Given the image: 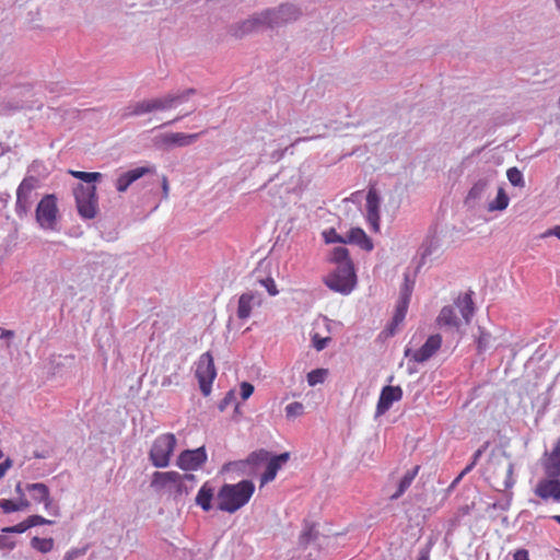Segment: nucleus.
Returning a JSON list of instances; mask_svg holds the SVG:
<instances>
[{
  "mask_svg": "<svg viewBox=\"0 0 560 560\" xmlns=\"http://www.w3.org/2000/svg\"><path fill=\"white\" fill-rule=\"evenodd\" d=\"M412 292V284L409 283L408 278H405L404 287L401 288L399 301L410 302V296Z\"/></svg>",
  "mask_w": 560,
  "mask_h": 560,
  "instance_id": "nucleus-45",
  "label": "nucleus"
},
{
  "mask_svg": "<svg viewBox=\"0 0 560 560\" xmlns=\"http://www.w3.org/2000/svg\"><path fill=\"white\" fill-rule=\"evenodd\" d=\"M513 560H529L528 551L526 549H518L513 555Z\"/></svg>",
  "mask_w": 560,
  "mask_h": 560,
  "instance_id": "nucleus-55",
  "label": "nucleus"
},
{
  "mask_svg": "<svg viewBox=\"0 0 560 560\" xmlns=\"http://www.w3.org/2000/svg\"><path fill=\"white\" fill-rule=\"evenodd\" d=\"M330 260L337 265L336 267H340L341 265L346 264H352L351 259L349 258V252L343 246H338L331 250Z\"/></svg>",
  "mask_w": 560,
  "mask_h": 560,
  "instance_id": "nucleus-32",
  "label": "nucleus"
},
{
  "mask_svg": "<svg viewBox=\"0 0 560 560\" xmlns=\"http://www.w3.org/2000/svg\"><path fill=\"white\" fill-rule=\"evenodd\" d=\"M560 477H545L537 481L534 493L542 501L552 500L559 503Z\"/></svg>",
  "mask_w": 560,
  "mask_h": 560,
  "instance_id": "nucleus-14",
  "label": "nucleus"
},
{
  "mask_svg": "<svg viewBox=\"0 0 560 560\" xmlns=\"http://www.w3.org/2000/svg\"><path fill=\"white\" fill-rule=\"evenodd\" d=\"M303 410L304 406L299 401H294L285 407V415L288 418H294L301 416Z\"/></svg>",
  "mask_w": 560,
  "mask_h": 560,
  "instance_id": "nucleus-43",
  "label": "nucleus"
},
{
  "mask_svg": "<svg viewBox=\"0 0 560 560\" xmlns=\"http://www.w3.org/2000/svg\"><path fill=\"white\" fill-rule=\"evenodd\" d=\"M513 470H514V464L512 462H509L508 468H506V478L504 480L505 488H511L515 483V480L513 478Z\"/></svg>",
  "mask_w": 560,
  "mask_h": 560,
  "instance_id": "nucleus-49",
  "label": "nucleus"
},
{
  "mask_svg": "<svg viewBox=\"0 0 560 560\" xmlns=\"http://www.w3.org/2000/svg\"><path fill=\"white\" fill-rule=\"evenodd\" d=\"M506 177L512 186L520 188L525 187L523 173L517 167H510L506 171Z\"/></svg>",
  "mask_w": 560,
  "mask_h": 560,
  "instance_id": "nucleus-36",
  "label": "nucleus"
},
{
  "mask_svg": "<svg viewBox=\"0 0 560 560\" xmlns=\"http://www.w3.org/2000/svg\"><path fill=\"white\" fill-rule=\"evenodd\" d=\"M214 495V489L209 485V482H206L201 486L199 489L197 497H196V504L199 505L203 511L208 512L212 508V499Z\"/></svg>",
  "mask_w": 560,
  "mask_h": 560,
  "instance_id": "nucleus-25",
  "label": "nucleus"
},
{
  "mask_svg": "<svg viewBox=\"0 0 560 560\" xmlns=\"http://www.w3.org/2000/svg\"><path fill=\"white\" fill-rule=\"evenodd\" d=\"M316 530L314 525H305L303 532L300 535V544L307 545L316 538Z\"/></svg>",
  "mask_w": 560,
  "mask_h": 560,
  "instance_id": "nucleus-39",
  "label": "nucleus"
},
{
  "mask_svg": "<svg viewBox=\"0 0 560 560\" xmlns=\"http://www.w3.org/2000/svg\"><path fill=\"white\" fill-rule=\"evenodd\" d=\"M549 236H556L560 240V225H556L552 229H548L542 234H540V238H546Z\"/></svg>",
  "mask_w": 560,
  "mask_h": 560,
  "instance_id": "nucleus-54",
  "label": "nucleus"
},
{
  "mask_svg": "<svg viewBox=\"0 0 560 560\" xmlns=\"http://www.w3.org/2000/svg\"><path fill=\"white\" fill-rule=\"evenodd\" d=\"M258 282L261 287L266 289L270 296H276L279 293L277 289V284L271 277H267L265 279H258Z\"/></svg>",
  "mask_w": 560,
  "mask_h": 560,
  "instance_id": "nucleus-42",
  "label": "nucleus"
},
{
  "mask_svg": "<svg viewBox=\"0 0 560 560\" xmlns=\"http://www.w3.org/2000/svg\"><path fill=\"white\" fill-rule=\"evenodd\" d=\"M492 180H493L492 174H488V175L479 178L477 182H475L472 187L468 191L465 202L469 207H475L478 202H480L486 197V194H487Z\"/></svg>",
  "mask_w": 560,
  "mask_h": 560,
  "instance_id": "nucleus-19",
  "label": "nucleus"
},
{
  "mask_svg": "<svg viewBox=\"0 0 560 560\" xmlns=\"http://www.w3.org/2000/svg\"><path fill=\"white\" fill-rule=\"evenodd\" d=\"M475 466L472 464H468L465 469L459 474V476L454 480V483L458 482L463 476L469 472Z\"/></svg>",
  "mask_w": 560,
  "mask_h": 560,
  "instance_id": "nucleus-60",
  "label": "nucleus"
},
{
  "mask_svg": "<svg viewBox=\"0 0 560 560\" xmlns=\"http://www.w3.org/2000/svg\"><path fill=\"white\" fill-rule=\"evenodd\" d=\"M37 178L34 176L25 177L16 190L15 212L19 217L25 215L32 206V194L37 187Z\"/></svg>",
  "mask_w": 560,
  "mask_h": 560,
  "instance_id": "nucleus-9",
  "label": "nucleus"
},
{
  "mask_svg": "<svg viewBox=\"0 0 560 560\" xmlns=\"http://www.w3.org/2000/svg\"><path fill=\"white\" fill-rule=\"evenodd\" d=\"M323 237L326 243H340L346 244L345 236L339 235L335 229H328L323 232Z\"/></svg>",
  "mask_w": 560,
  "mask_h": 560,
  "instance_id": "nucleus-41",
  "label": "nucleus"
},
{
  "mask_svg": "<svg viewBox=\"0 0 560 560\" xmlns=\"http://www.w3.org/2000/svg\"><path fill=\"white\" fill-rule=\"evenodd\" d=\"M200 133L168 132L154 138V143L160 149H172L175 147H187L196 142Z\"/></svg>",
  "mask_w": 560,
  "mask_h": 560,
  "instance_id": "nucleus-10",
  "label": "nucleus"
},
{
  "mask_svg": "<svg viewBox=\"0 0 560 560\" xmlns=\"http://www.w3.org/2000/svg\"><path fill=\"white\" fill-rule=\"evenodd\" d=\"M149 113H153L150 98L129 104L124 108L121 117L129 118L135 116H142Z\"/></svg>",
  "mask_w": 560,
  "mask_h": 560,
  "instance_id": "nucleus-23",
  "label": "nucleus"
},
{
  "mask_svg": "<svg viewBox=\"0 0 560 560\" xmlns=\"http://www.w3.org/2000/svg\"><path fill=\"white\" fill-rule=\"evenodd\" d=\"M77 210L84 220H92L98 213V198L95 185L78 184L73 189Z\"/></svg>",
  "mask_w": 560,
  "mask_h": 560,
  "instance_id": "nucleus-3",
  "label": "nucleus"
},
{
  "mask_svg": "<svg viewBox=\"0 0 560 560\" xmlns=\"http://www.w3.org/2000/svg\"><path fill=\"white\" fill-rule=\"evenodd\" d=\"M54 544L55 542L52 538H39L35 536L31 539L32 548L36 549L42 553H47L51 551L54 548Z\"/></svg>",
  "mask_w": 560,
  "mask_h": 560,
  "instance_id": "nucleus-33",
  "label": "nucleus"
},
{
  "mask_svg": "<svg viewBox=\"0 0 560 560\" xmlns=\"http://www.w3.org/2000/svg\"><path fill=\"white\" fill-rule=\"evenodd\" d=\"M418 560H430L428 552L421 553Z\"/></svg>",
  "mask_w": 560,
  "mask_h": 560,
  "instance_id": "nucleus-64",
  "label": "nucleus"
},
{
  "mask_svg": "<svg viewBox=\"0 0 560 560\" xmlns=\"http://www.w3.org/2000/svg\"><path fill=\"white\" fill-rule=\"evenodd\" d=\"M269 458V452L265 450H259L253 452L245 462H238L235 465L237 466H246L252 465L253 467H258L262 463H267Z\"/></svg>",
  "mask_w": 560,
  "mask_h": 560,
  "instance_id": "nucleus-31",
  "label": "nucleus"
},
{
  "mask_svg": "<svg viewBox=\"0 0 560 560\" xmlns=\"http://www.w3.org/2000/svg\"><path fill=\"white\" fill-rule=\"evenodd\" d=\"M207 460L205 447L196 450H186L177 458V466L183 470H196Z\"/></svg>",
  "mask_w": 560,
  "mask_h": 560,
  "instance_id": "nucleus-16",
  "label": "nucleus"
},
{
  "mask_svg": "<svg viewBox=\"0 0 560 560\" xmlns=\"http://www.w3.org/2000/svg\"><path fill=\"white\" fill-rule=\"evenodd\" d=\"M195 93H196V90L190 88V89H186L180 92H176L174 94H175V97H178V105H180L184 102H186Z\"/></svg>",
  "mask_w": 560,
  "mask_h": 560,
  "instance_id": "nucleus-50",
  "label": "nucleus"
},
{
  "mask_svg": "<svg viewBox=\"0 0 560 560\" xmlns=\"http://www.w3.org/2000/svg\"><path fill=\"white\" fill-rule=\"evenodd\" d=\"M196 377L202 395L209 396L211 394L212 383L217 377V370L210 352H205L200 355L196 366Z\"/></svg>",
  "mask_w": 560,
  "mask_h": 560,
  "instance_id": "nucleus-7",
  "label": "nucleus"
},
{
  "mask_svg": "<svg viewBox=\"0 0 560 560\" xmlns=\"http://www.w3.org/2000/svg\"><path fill=\"white\" fill-rule=\"evenodd\" d=\"M252 25L254 26L255 32H259L261 30H270L269 18L267 14V9H264L259 12H256L248 16Z\"/></svg>",
  "mask_w": 560,
  "mask_h": 560,
  "instance_id": "nucleus-30",
  "label": "nucleus"
},
{
  "mask_svg": "<svg viewBox=\"0 0 560 560\" xmlns=\"http://www.w3.org/2000/svg\"><path fill=\"white\" fill-rule=\"evenodd\" d=\"M510 198L508 194L503 187H499L497 197L492 201L488 202L487 210L489 212L503 211L508 208Z\"/></svg>",
  "mask_w": 560,
  "mask_h": 560,
  "instance_id": "nucleus-28",
  "label": "nucleus"
},
{
  "mask_svg": "<svg viewBox=\"0 0 560 560\" xmlns=\"http://www.w3.org/2000/svg\"><path fill=\"white\" fill-rule=\"evenodd\" d=\"M18 511L26 510L30 506V502L24 499L23 497L20 499L19 502H16Z\"/></svg>",
  "mask_w": 560,
  "mask_h": 560,
  "instance_id": "nucleus-58",
  "label": "nucleus"
},
{
  "mask_svg": "<svg viewBox=\"0 0 560 560\" xmlns=\"http://www.w3.org/2000/svg\"><path fill=\"white\" fill-rule=\"evenodd\" d=\"M475 308L471 295L465 293L455 301L454 305L444 306L438 317L436 325L440 328L458 330L463 322L467 325L474 316Z\"/></svg>",
  "mask_w": 560,
  "mask_h": 560,
  "instance_id": "nucleus-2",
  "label": "nucleus"
},
{
  "mask_svg": "<svg viewBox=\"0 0 560 560\" xmlns=\"http://www.w3.org/2000/svg\"><path fill=\"white\" fill-rule=\"evenodd\" d=\"M328 375V370L316 369L307 373V383L310 386H315L325 382Z\"/></svg>",
  "mask_w": 560,
  "mask_h": 560,
  "instance_id": "nucleus-37",
  "label": "nucleus"
},
{
  "mask_svg": "<svg viewBox=\"0 0 560 560\" xmlns=\"http://www.w3.org/2000/svg\"><path fill=\"white\" fill-rule=\"evenodd\" d=\"M0 509L4 513H12V512H16L18 511V505H16V502H13V501L8 500V499H1L0 500Z\"/></svg>",
  "mask_w": 560,
  "mask_h": 560,
  "instance_id": "nucleus-47",
  "label": "nucleus"
},
{
  "mask_svg": "<svg viewBox=\"0 0 560 560\" xmlns=\"http://www.w3.org/2000/svg\"><path fill=\"white\" fill-rule=\"evenodd\" d=\"M262 304L261 294L256 291H247L240 295L237 302L236 316L241 320H246L252 316L255 308Z\"/></svg>",
  "mask_w": 560,
  "mask_h": 560,
  "instance_id": "nucleus-13",
  "label": "nucleus"
},
{
  "mask_svg": "<svg viewBox=\"0 0 560 560\" xmlns=\"http://www.w3.org/2000/svg\"><path fill=\"white\" fill-rule=\"evenodd\" d=\"M240 394L243 400L248 399L254 393V386L248 382H243L240 386Z\"/></svg>",
  "mask_w": 560,
  "mask_h": 560,
  "instance_id": "nucleus-48",
  "label": "nucleus"
},
{
  "mask_svg": "<svg viewBox=\"0 0 560 560\" xmlns=\"http://www.w3.org/2000/svg\"><path fill=\"white\" fill-rule=\"evenodd\" d=\"M346 244H354L360 248L371 252L374 247L372 240L366 235V233L361 228H352L348 231L345 236Z\"/></svg>",
  "mask_w": 560,
  "mask_h": 560,
  "instance_id": "nucleus-22",
  "label": "nucleus"
},
{
  "mask_svg": "<svg viewBox=\"0 0 560 560\" xmlns=\"http://www.w3.org/2000/svg\"><path fill=\"white\" fill-rule=\"evenodd\" d=\"M234 399V394L233 392H229L226 394V396L222 399V401L220 402L219 405V408L221 410H224L226 408V406Z\"/></svg>",
  "mask_w": 560,
  "mask_h": 560,
  "instance_id": "nucleus-56",
  "label": "nucleus"
},
{
  "mask_svg": "<svg viewBox=\"0 0 560 560\" xmlns=\"http://www.w3.org/2000/svg\"><path fill=\"white\" fill-rule=\"evenodd\" d=\"M400 324L401 323H395V319L392 318L390 323L386 326L383 334H385L386 337H393L396 334L397 328Z\"/></svg>",
  "mask_w": 560,
  "mask_h": 560,
  "instance_id": "nucleus-52",
  "label": "nucleus"
},
{
  "mask_svg": "<svg viewBox=\"0 0 560 560\" xmlns=\"http://www.w3.org/2000/svg\"><path fill=\"white\" fill-rule=\"evenodd\" d=\"M30 528L27 521H23L16 525L4 527L2 529L3 533H12V534H22Z\"/></svg>",
  "mask_w": 560,
  "mask_h": 560,
  "instance_id": "nucleus-44",
  "label": "nucleus"
},
{
  "mask_svg": "<svg viewBox=\"0 0 560 560\" xmlns=\"http://www.w3.org/2000/svg\"><path fill=\"white\" fill-rule=\"evenodd\" d=\"M184 479H187V480H190V481H194L195 480V476L191 475V474H185V475H182V481Z\"/></svg>",
  "mask_w": 560,
  "mask_h": 560,
  "instance_id": "nucleus-63",
  "label": "nucleus"
},
{
  "mask_svg": "<svg viewBox=\"0 0 560 560\" xmlns=\"http://www.w3.org/2000/svg\"><path fill=\"white\" fill-rule=\"evenodd\" d=\"M442 337L439 334L431 335L425 342L416 351L410 349L405 350V357H411L417 363H423L430 360L441 348Z\"/></svg>",
  "mask_w": 560,
  "mask_h": 560,
  "instance_id": "nucleus-11",
  "label": "nucleus"
},
{
  "mask_svg": "<svg viewBox=\"0 0 560 560\" xmlns=\"http://www.w3.org/2000/svg\"><path fill=\"white\" fill-rule=\"evenodd\" d=\"M229 33L231 34V36L241 39L245 36L254 34L256 32L254 30V26L250 23L249 18H247L241 22H237V23L231 25Z\"/></svg>",
  "mask_w": 560,
  "mask_h": 560,
  "instance_id": "nucleus-27",
  "label": "nucleus"
},
{
  "mask_svg": "<svg viewBox=\"0 0 560 560\" xmlns=\"http://www.w3.org/2000/svg\"><path fill=\"white\" fill-rule=\"evenodd\" d=\"M150 100L153 113L171 110L178 106V97H175L174 93H167L165 95Z\"/></svg>",
  "mask_w": 560,
  "mask_h": 560,
  "instance_id": "nucleus-24",
  "label": "nucleus"
},
{
  "mask_svg": "<svg viewBox=\"0 0 560 560\" xmlns=\"http://www.w3.org/2000/svg\"><path fill=\"white\" fill-rule=\"evenodd\" d=\"M255 491V485L250 480H242L237 483H225L218 492V509L228 513H235L246 505Z\"/></svg>",
  "mask_w": 560,
  "mask_h": 560,
  "instance_id": "nucleus-1",
  "label": "nucleus"
},
{
  "mask_svg": "<svg viewBox=\"0 0 560 560\" xmlns=\"http://www.w3.org/2000/svg\"><path fill=\"white\" fill-rule=\"evenodd\" d=\"M57 200L54 195H46L37 205L36 221L44 230H54L57 223Z\"/></svg>",
  "mask_w": 560,
  "mask_h": 560,
  "instance_id": "nucleus-8",
  "label": "nucleus"
},
{
  "mask_svg": "<svg viewBox=\"0 0 560 560\" xmlns=\"http://www.w3.org/2000/svg\"><path fill=\"white\" fill-rule=\"evenodd\" d=\"M69 174H71L74 178H78L86 184H92L94 182H97L102 178V174L98 172H82V171H69Z\"/></svg>",
  "mask_w": 560,
  "mask_h": 560,
  "instance_id": "nucleus-35",
  "label": "nucleus"
},
{
  "mask_svg": "<svg viewBox=\"0 0 560 560\" xmlns=\"http://www.w3.org/2000/svg\"><path fill=\"white\" fill-rule=\"evenodd\" d=\"M270 30H277L296 22L302 16L301 8L292 2H283L277 7L266 8Z\"/></svg>",
  "mask_w": 560,
  "mask_h": 560,
  "instance_id": "nucleus-6",
  "label": "nucleus"
},
{
  "mask_svg": "<svg viewBox=\"0 0 560 560\" xmlns=\"http://www.w3.org/2000/svg\"><path fill=\"white\" fill-rule=\"evenodd\" d=\"M289 453H282L268 458L266 470L260 477V485L265 486L272 481L281 467L289 460Z\"/></svg>",
  "mask_w": 560,
  "mask_h": 560,
  "instance_id": "nucleus-21",
  "label": "nucleus"
},
{
  "mask_svg": "<svg viewBox=\"0 0 560 560\" xmlns=\"http://www.w3.org/2000/svg\"><path fill=\"white\" fill-rule=\"evenodd\" d=\"M162 188H163L164 197H167V195H168V183H167V179L165 177L163 178Z\"/></svg>",
  "mask_w": 560,
  "mask_h": 560,
  "instance_id": "nucleus-62",
  "label": "nucleus"
},
{
  "mask_svg": "<svg viewBox=\"0 0 560 560\" xmlns=\"http://www.w3.org/2000/svg\"><path fill=\"white\" fill-rule=\"evenodd\" d=\"M381 197L375 188H370L366 195V203H365V220L370 226V229L377 233L380 232L381 225Z\"/></svg>",
  "mask_w": 560,
  "mask_h": 560,
  "instance_id": "nucleus-12",
  "label": "nucleus"
},
{
  "mask_svg": "<svg viewBox=\"0 0 560 560\" xmlns=\"http://www.w3.org/2000/svg\"><path fill=\"white\" fill-rule=\"evenodd\" d=\"M478 332L479 334L477 336L476 342H477L478 352L481 353V352L487 351L491 347L492 336L490 332L486 331L481 327L478 328Z\"/></svg>",
  "mask_w": 560,
  "mask_h": 560,
  "instance_id": "nucleus-34",
  "label": "nucleus"
},
{
  "mask_svg": "<svg viewBox=\"0 0 560 560\" xmlns=\"http://www.w3.org/2000/svg\"><path fill=\"white\" fill-rule=\"evenodd\" d=\"M402 398V389L399 386H385L380 395L376 416L384 415L388 411L392 405Z\"/></svg>",
  "mask_w": 560,
  "mask_h": 560,
  "instance_id": "nucleus-17",
  "label": "nucleus"
},
{
  "mask_svg": "<svg viewBox=\"0 0 560 560\" xmlns=\"http://www.w3.org/2000/svg\"><path fill=\"white\" fill-rule=\"evenodd\" d=\"M325 283L335 292L349 294L357 283L353 264L336 267V269L325 278Z\"/></svg>",
  "mask_w": 560,
  "mask_h": 560,
  "instance_id": "nucleus-4",
  "label": "nucleus"
},
{
  "mask_svg": "<svg viewBox=\"0 0 560 560\" xmlns=\"http://www.w3.org/2000/svg\"><path fill=\"white\" fill-rule=\"evenodd\" d=\"M79 555L77 549H71L66 552L63 560H73Z\"/></svg>",
  "mask_w": 560,
  "mask_h": 560,
  "instance_id": "nucleus-59",
  "label": "nucleus"
},
{
  "mask_svg": "<svg viewBox=\"0 0 560 560\" xmlns=\"http://www.w3.org/2000/svg\"><path fill=\"white\" fill-rule=\"evenodd\" d=\"M418 471H419V466H416L415 468H412L411 470H408L404 475V477L401 478V480L398 485L397 491L390 495L392 500H397L406 492V490L410 487L413 479L416 478Z\"/></svg>",
  "mask_w": 560,
  "mask_h": 560,
  "instance_id": "nucleus-29",
  "label": "nucleus"
},
{
  "mask_svg": "<svg viewBox=\"0 0 560 560\" xmlns=\"http://www.w3.org/2000/svg\"><path fill=\"white\" fill-rule=\"evenodd\" d=\"M15 547V541L7 536L0 535V549L12 550Z\"/></svg>",
  "mask_w": 560,
  "mask_h": 560,
  "instance_id": "nucleus-51",
  "label": "nucleus"
},
{
  "mask_svg": "<svg viewBox=\"0 0 560 560\" xmlns=\"http://www.w3.org/2000/svg\"><path fill=\"white\" fill-rule=\"evenodd\" d=\"M175 445L176 439L174 434L166 433L159 435L154 440L149 453L152 465L158 468L167 467Z\"/></svg>",
  "mask_w": 560,
  "mask_h": 560,
  "instance_id": "nucleus-5",
  "label": "nucleus"
},
{
  "mask_svg": "<svg viewBox=\"0 0 560 560\" xmlns=\"http://www.w3.org/2000/svg\"><path fill=\"white\" fill-rule=\"evenodd\" d=\"M44 504V508L45 510L54 515V516H57L59 514V511H58V508H56L54 504H52V500L51 498L49 497L47 501H43L42 502Z\"/></svg>",
  "mask_w": 560,
  "mask_h": 560,
  "instance_id": "nucleus-53",
  "label": "nucleus"
},
{
  "mask_svg": "<svg viewBox=\"0 0 560 560\" xmlns=\"http://www.w3.org/2000/svg\"><path fill=\"white\" fill-rule=\"evenodd\" d=\"M311 339H312L313 347L317 351L324 350L327 347L328 342L331 340L329 336L322 337L319 335V332H317V331L311 332Z\"/></svg>",
  "mask_w": 560,
  "mask_h": 560,
  "instance_id": "nucleus-38",
  "label": "nucleus"
},
{
  "mask_svg": "<svg viewBox=\"0 0 560 560\" xmlns=\"http://www.w3.org/2000/svg\"><path fill=\"white\" fill-rule=\"evenodd\" d=\"M541 465L547 477H560V438L552 450L545 453Z\"/></svg>",
  "mask_w": 560,
  "mask_h": 560,
  "instance_id": "nucleus-18",
  "label": "nucleus"
},
{
  "mask_svg": "<svg viewBox=\"0 0 560 560\" xmlns=\"http://www.w3.org/2000/svg\"><path fill=\"white\" fill-rule=\"evenodd\" d=\"M26 490L31 493L32 499L37 503L47 501L50 497L49 488L42 482L27 483Z\"/></svg>",
  "mask_w": 560,
  "mask_h": 560,
  "instance_id": "nucleus-26",
  "label": "nucleus"
},
{
  "mask_svg": "<svg viewBox=\"0 0 560 560\" xmlns=\"http://www.w3.org/2000/svg\"><path fill=\"white\" fill-rule=\"evenodd\" d=\"M175 487L177 493H182L184 485L182 483V475L177 471H155L152 475L151 487L155 491H161L167 487Z\"/></svg>",
  "mask_w": 560,
  "mask_h": 560,
  "instance_id": "nucleus-15",
  "label": "nucleus"
},
{
  "mask_svg": "<svg viewBox=\"0 0 560 560\" xmlns=\"http://www.w3.org/2000/svg\"><path fill=\"white\" fill-rule=\"evenodd\" d=\"M153 167L148 166H139L133 170L127 171L119 175V177L116 180V189L119 192L126 191L131 184H133L136 180L141 178L142 176L153 173Z\"/></svg>",
  "mask_w": 560,
  "mask_h": 560,
  "instance_id": "nucleus-20",
  "label": "nucleus"
},
{
  "mask_svg": "<svg viewBox=\"0 0 560 560\" xmlns=\"http://www.w3.org/2000/svg\"><path fill=\"white\" fill-rule=\"evenodd\" d=\"M408 305H409V303H407L406 301L398 300L396 308H395V313L393 316V319H395V323L404 322L407 311H408Z\"/></svg>",
  "mask_w": 560,
  "mask_h": 560,
  "instance_id": "nucleus-40",
  "label": "nucleus"
},
{
  "mask_svg": "<svg viewBox=\"0 0 560 560\" xmlns=\"http://www.w3.org/2000/svg\"><path fill=\"white\" fill-rule=\"evenodd\" d=\"M317 138H319V137L318 136L301 137V138H298L292 145H294L296 143H300V142H306V141H310V140H313V139H317Z\"/></svg>",
  "mask_w": 560,
  "mask_h": 560,
  "instance_id": "nucleus-61",
  "label": "nucleus"
},
{
  "mask_svg": "<svg viewBox=\"0 0 560 560\" xmlns=\"http://www.w3.org/2000/svg\"><path fill=\"white\" fill-rule=\"evenodd\" d=\"M30 528L37 526V525H45V524H52L54 522L50 520H47L40 515H31L26 518Z\"/></svg>",
  "mask_w": 560,
  "mask_h": 560,
  "instance_id": "nucleus-46",
  "label": "nucleus"
},
{
  "mask_svg": "<svg viewBox=\"0 0 560 560\" xmlns=\"http://www.w3.org/2000/svg\"><path fill=\"white\" fill-rule=\"evenodd\" d=\"M486 450V446H482L480 448H478L474 455H472V459L470 462V464H472L474 466H476L477 462L479 460V458L482 456L483 452Z\"/></svg>",
  "mask_w": 560,
  "mask_h": 560,
  "instance_id": "nucleus-57",
  "label": "nucleus"
}]
</instances>
